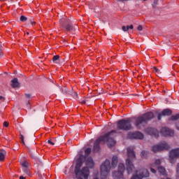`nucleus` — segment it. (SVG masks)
I'll list each match as a JSON object with an SVG mask.
<instances>
[{
	"mask_svg": "<svg viewBox=\"0 0 179 179\" xmlns=\"http://www.w3.org/2000/svg\"><path fill=\"white\" fill-rule=\"evenodd\" d=\"M154 70H155V73H157V76H160V73H161L160 70H159L156 67H154Z\"/></svg>",
	"mask_w": 179,
	"mask_h": 179,
	"instance_id": "nucleus-23",
	"label": "nucleus"
},
{
	"mask_svg": "<svg viewBox=\"0 0 179 179\" xmlns=\"http://www.w3.org/2000/svg\"><path fill=\"white\" fill-rule=\"evenodd\" d=\"M157 1H158V0H154V3H155V5H157Z\"/></svg>",
	"mask_w": 179,
	"mask_h": 179,
	"instance_id": "nucleus-37",
	"label": "nucleus"
},
{
	"mask_svg": "<svg viewBox=\"0 0 179 179\" xmlns=\"http://www.w3.org/2000/svg\"><path fill=\"white\" fill-rule=\"evenodd\" d=\"M177 157H179V148L173 149L171 150L169 154V162L172 164L176 163Z\"/></svg>",
	"mask_w": 179,
	"mask_h": 179,
	"instance_id": "nucleus-9",
	"label": "nucleus"
},
{
	"mask_svg": "<svg viewBox=\"0 0 179 179\" xmlns=\"http://www.w3.org/2000/svg\"><path fill=\"white\" fill-rule=\"evenodd\" d=\"M178 118H179V114L171 117V120H178Z\"/></svg>",
	"mask_w": 179,
	"mask_h": 179,
	"instance_id": "nucleus-25",
	"label": "nucleus"
},
{
	"mask_svg": "<svg viewBox=\"0 0 179 179\" xmlns=\"http://www.w3.org/2000/svg\"><path fill=\"white\" fill-rule=\"evenodd\" d=\"M6 155V151L5 150H0V162H3L5 160V156Z\"/></svg>",
	"mask_w": 179,
	"mask_h": 179,
	"instance_id": "nucleus-17",
	"label": "nucleus"
},
{
	"mask_svg": "<svg viewBox=\"0 0 179 179\" xmlns=\"http://www.w3.org/2000/svg\"><path fill=\"white\" fill-rule=\"evenodd\" d=\"M137 30H138V31H142V30H143L142 25H139L137 28Z\"/></svg>",
	"mask_w": 179,
	"mask_h": 179,
	"instance_id": "nucleus-29",
	"label": "nucleus"
},
{
	"mask_svg": "<svg viewBox=\"0 0 179 179\" xmlns=\"http://www.w3.org/2000/svg\"><path fill=\"white\" fill-rule=\"evenodd\" d=\"M154 117H155V115H153V113L152 112L147 113L145 115L140 116L136 120V127H139L141 124L152 120V118H153Z\"/></svg>",
	"mask_w": 179,
	"mask_h": 179,
	"instance_id": "nucleus-6",
	"label": "nucleus"
},
{
	"mask_svg": "<svg viewBox=\"0 0 179 179\" xmlns=\"http://www.w3.org/2000/svg\"><path fill=\"white\" fill-rule=\"evenodd\" d=\"M23 171L24 173H25V174H29V170L27 169V168H24Z\"/></svg>",
	"mask_w": 179,
	"mask_h": 179,
	"instance_id": "nucleus-31",
	"label": "nucleus"
},
{
	"mask_svg": "<svg viewBox=\"0 0 179 179\" xmlns=\"http://www.w3.org/2000/svg\"><path fill=\"white\" fill-rule=\"evenodd\" d=\"M127 155L129 158L126 160V170L128 174H129L134 169V164L131 162V159H135V153H134V149L132 148L129 147L127 148Z\"/></svg>",
	"mask_w": 179,
	"mask_h": 179,
	"instance_id": "nucleus-4",
	"label": "nucleus"
},
{
	"mask_svg": "<svg viewBox=\"0 0 179 179\" xmlns=\"http://www.w3.org/2000/svg\"><path fill=\"white\" fill-rule=\"evenodd\" d=\"M143 1H148V0H143Z\"/></svg>",
	"mask_w": 179,
	"mask_h": 179,
	"instance_id": "nucleus-46",
	"label": "nucleus"
},
{
	"mask_svg": "<svg viewBox=\"0 0 179 179\" xmlns=\"http://www.w3.org/2000/svg\"><path fill=\"white\" fill-rule=\"evenodd\" d=\"M27 34H29V32H27Z\"/></svg>",
	"mask_w": 179,
	"mask_h": 179,
	"instance_id": "nucleus-44",
	"label": "nucleus"
},
{
	"mask_svg": "<svg viewBox=\"0 0 179 179\" xmlns=\"http://www.w3.org/2000/svg\"><path fill=\"white\" fill-rule=\"evenodd\" d=\"M90 152H92V150L90 148H87L85 150V155H90Z\"/></svg>",
	"mask_w": 179,
	"mask_h": 179,
	"instance_id": "nucleus-27",
	"label": "nucleus"
},
{
	"mask_svg": "<svg viewBox=\"0 0 179 179\" xmlns=\"http://www.w3.org/2000/svg\"><path fill=\"white\" fill-rule=\"evenodd\" d=\"M58 59H59V55H55V56H54L53 58H52V61H53V62H55V64H58V62H57V61H58Z\"/></svg>",
	"mask_w": 179,
	"mask_h": 179,
	"instance_id": "nucleus-21",
	"label": "nucleus"
},
{
	"mask_svg": "<svg viewBox=\"0 0 179 179\" xmlns=\"http://www.w3.org/2000/svg\"><path fill=\"white\" fill-rule=\"evenodd\" d=\"M117 128L119 129H122L123 131H128L132 128L131 125V120L129 119L125 120H122L117 122Z\"/></svg>",
	"mask_w": 179,
	"mask_h": 179,
	"instance_id": "nucleus-7",
	"label": "nucleus"
},
{
	"mask_svg": "<svg viewBox=\"0 0 179 179\" xmlns=\"http://www.w3.org/2000/svg\"><path fill=\"white\" fill-rule=\"evenodd\" d=\"M86 166L90 169H92V167L94 166V162H93V159H92V157H90L87 159Z\"/></svg>",
	"mask_w": 179,
	"mask_h": 179,
	"instance_id": "nucleus-15",
	"label": "nucleus"
},
{
	"mask_svg": "<svg viewBox=\"0 0 179 179\" xmlns=\"http://www.w3.org/2000/svg\"><path fill=\"white\" fill-rule=\"evenodd\" d=\"M117 1H118L119 2H124V1L125 0H117Z\"/></svg>",
	"mask_w": 179,
	"mask_h": 179,
	"instance_id": "nucleus-42",
	"label": "nucleus"
},
{
	"mask_svg": "<svg viewBox=\"0 0 179 179\" xmlns=\"http://www.w3.org/2000/svg\"><path fill=\"white\" fill-rule=\"evenodd\" d=\"M141 157L143 159H146L148 157V152L147 151H143L141 154Z\"/></svg>",
	"mask_w": 179,
	"mask_h": 179,
	"instance_id": "nucleus-22",
	"label": "nucleus"
},
{
	"mask_svg": "<svg viewBox=\"0 0 179 179\" xmlns=\"http://www.w3.org/2000/svg\"><path fill=\"white\" fill-rule=\"evenodd\" d=\"M113 134H115V131H113L110 133L99 137L95 142V145L94 148H96L99 143H107L108 148H113L115 146V140L113 137Z\"/></svg>",
	"mask_w": 179,
	"mask_h": 179,
	"instance_id": "nucleus-3",
	"label": "nucleus"
},
{
	"mask_svg": "<svg viewBox=\"0 0 179 179\" xmlns=\"http://www.w3.org/2000/svg\"><path fill=\"white\" fill-rule=\"evenodd\" d=\"M171 110L170 109H165L161 113L158 114V120H162V116H166V115H171Z\"/></svg>",
	"mask_w": 179,
	"mask_h": 179,
	"instance_id": "nucleus-14",
	"label": "nucleus"
},
{
	"mask_svg": "<svg viewBox=\"0 0 179 179\" xmlns=\"http://www.w3.org/2000/svg\"><path fill=\"white\" fill-rule=\"evenodd\" d=\"M72 29V27H71V25H66V30L67 31H70Z\"/></svg>",
	"mask_w": 179,
	"mask_h": 179,
	"instance_id": "nucleus-26",
	"label": "nucleus"
},
{
	"mask_svg": "<svg viewBox=\"0 0 179 179\" xmlns=\"http://www.w3.org/2000/svg\"><path fill=\"white\" fill-rule=\"evenodd\" d=\"M131 139H143V134L141 132L131 133L129 135Z\"/></svg>",
	"mask_w": 179,
	"mask_h": 179,
	"instance_id": "nucleus-13",
	"label": "nucleus"
},
{
	"mask_svg": "<svg viewBox=\"0 0 179 179\" xmlns=\"http://www.w3.org/2000/svg\"><path fill=\"white\" fill-rule=\"evenodd\" d=\"M19 81L17 80V78H14L11 80V86L12 87H19Z\"/></svg>",
	"mask_w": 179,
	"mask_h": 179,
	"instance_id": "nucleus-16",
	"label": "nucleus"
},
{
	"mask_svg": "<svg viewBox=\"0 0 179 179\" xmlns=\"http://www.w3.org/2000/svg\"><path fill=\"white\" fill-rule=\"evenodd\" d=\"M117 164H118V157L117 156L113 157L111 166L110 160L108 159H106L104 162H103L100 167L101 178H107V176H108L110 170L115 169L117 167Z\"/></svg>",
	"mask_w": 179,
	"mask_h": 179,
	"instance_id": "nucleus-1",
	"label": "nucleus"
},
{
	"mask_svg": "<svg viewBox=\"0 0 179 179\" xmlns=\"http://www.w3.org/2000/svg\"><path fill=\"white\" fill-rule=\"evenodd\" d=\"M122 29L123 31H128L129 29L131 30H132V29H134V25H130V26H127V27L123 26L122 27Z\"/></svg>",
	"mask_w": 179,
	"mask_h": 179,
	"instance_id": "nucleus-19",
	"label": "nucleus"
},
{
	"mask_svg": "<svg viewBox=\"0 0 179 179\" xmlns=\"http://www.w3.org/2000/svg\"><path fill=\"white\" fill-rule=\"evenodd\" d=\"M20 179H26V178L23 177V176H20Z\"/></svg>",
	"mask_w": 179,
	"mask_h": 179,
	"instance_id": "nucleus-39",
	"label": "nucleus"
},
{
	"mask_svg": "<svg viewBox=\"0 0 179 179\" xmlns=\"http://www.w3.org/2000/svg\"><path fill=\"white\" fill-rule=\"evenodd\" d=\"M81 103H83V104H85V103H86V101H85V100H83V101H81Z\"/></svg>",
	"mask_w": 179,
	"mask_h": 179,
	"instance_id": "nucleus-38",
	"label": "nucleus"
},
{
	"mask_svg": "<svg viewBox=\"0 0 179 179\" xmlns=\"http://www.w3.org/2000/svg\"><path fill=\"white\" fill-rule=\"evenodd\" d=\"M150 176L149 171L146 169H140L136 171L131 179H143L146 178Z\"/></svg>",
	"mask_w": 179,
	"mask_h": 179,
	"instance_id": "nucleus-5",
	"label": "nucleus"
},
{
	"mask_svg": "<svg viewBox=\"0 0 179 179\" xmlns=\"http://www.w3.org/2000/svg\"><path fill=\"white\" fill-rule=\"evenodd\" d=\"M82 159L78 158L74 169V173L77 179H88L90 171L88 167L82 168Z\"/></svg>",
	"mask_w": 179,
	"mask_h": 179,
	"instance_id": "nucleus-2",
	"label": "nucleus"
},
{
	"mask_svg": "<svg viewBox=\"0 0 179 179\" xmlns=\"http://www.w3.org/2000/svg\"><path fill=\"white\" fill-rule=\"evenodd\" d=\"M9 126V124L8 123V122H3V127H8Z\"/></svg>",
	"mask_w": 179,
	"mask_h": 179,
	"instance_id": "nucleus-34",
	"label": "nucleus"
},
{
	"mask_svg": "<svg viewBox=\"0 0 179 179\" xmlns=\"http://www.w3.org/2000/svg\"><path fill=\"white\" fill-rule=\"evenodd\" d=\"M20 139L22 142V143L24 145V137L23 136V134H20Z\"/></svg>",
	"mask_w": 179,
	"mask_h": 179,
	"instance_id": "nucleus-28",
	"label": "nucleus"
},
{
	"mask_svg": "<svg viewBox=\"0 0 179 179\" xmlns=\"http://www.w3.org/2000/svg\"><path fill=\"white\" fill-rule=\"evenodd\" d=\"M2 57V49L0 47V58Z\"/></svg>",
	"mask_w": 179,
	"mask_h": 179,
	"instance_id": "nucleus-36",
	"label": "nucleus"
},
{
	"mask_svg": "<svg viewBox=\"0 0 179 179\" xmlns=\"http://www.w3.org/2000/svg\"><path fill=\"white\" fill-rule=\"evenodd\" d=\"M158 171L159 174H162V176H166V169H164L163 166L158 167Z\"/></svg>",
	"mask_w": 179,
	"mask_h": 179,
	"instance_id": "nucleus-18",
	"label": "nucleus"
},
{
	"mask_svg": "<svg viewBox=\"0 0 179 179\" xmlns=\"http://www.w3.org/2000/svg\"><path fill=\"white\" fill-rule=\"evenodd\" d=\"M94 179H98L97 178H94Z\"/></svg>",
	"mask_w": 179,
	"mask_h": 179,
	"instance_id": "nucleus-45",
	"label": "nucleus"
},
{
	"mask_svg": "<svg viewBox=\"0 0 179 179\" xmlns=\"http://www.w3.org/2000/svg\"><path fill=\"white\" fill-rule=\"evenodd\" d=\"M0 100H3V96H0Z\"/></svg>",
	"mask_w": 179,
	"mask_h": 179,
	"instance_id": "nucleus-41",
	"label": "nucleus"
},
{
	"mask_svg": "<svg viewBox=\"0 0 179 179\" xmlns=\"http://www.w3.org/2000/svg\"><path fill=\"white\" fill-rule=\"evenodd\" d=\"M177 129L179 130V124L177 126Z\"/></svg>",
	"mask_w": 179,
	"mask_h": 179,
	"instance_id": "nucleus-43",
	"label": "nucleus"
},
{
	"mask_svg": "<svg viewBox=\"0 0 179 179\" xmlns=\"http://www.w3.org/2000/svg\"><path fill=\"white\" fill-rule=\"evenodd\" d=\"M21 165L22 166V167H24V169H27V167H29V162H23L21 163Z\"/></svg>",
	"mask_w": 179,
	"mask_h": 179,
	"instance_id": "nucleus-20",
	"label": "nucleus"
},
{
	"mask_svg": "<svg viewBox=\"0 0 179 179\" xmlns=\"http://www.w3.org/2000/svg\"><path fill=\"white\" fill-rule=\"evenodd\" d=\"M164 149H169V145H167L166 143L154 145L152 147V152H160V150H164Z\"/></svg>",
	"mask_w": 179,
	"mask_h": 179,
	"instance_id": "nucleus-11",
	"label": "nucleus"
},
{
	"mask_svg": "<svg viewBox=\"0 0 179 179\" xmlns=\"http://www.w3.org/2000/svg\"><path fill=\"white\" fill-rule=\"evenodd\" d=\"M48 143H49L50 145H55V143L52 141H51V140H48Z\"/></svg>",
	"mask_w": 179,
	"mask_h": 179,
	"instance_id": "nucleus-32",
	"label": "nucleus"
},
{
	"mask_svg": "<svg viewBox=\"0 0 179 179\" xmlns=\"http://www.w3.org/2000/svg\"><path fill=\"white\" fill-rule=\"evenodd\" d=\"M31 24H32V25L36 24V22H31Z\"/></svg>",
	"mask_w": 179,
	"mask_h": 179,
	"instance_id": "nucleus-40",
	"label": "nucleus"
},
{
	"mask_svg": "<svg viewBox=\"0 0 179 179\" xmlns=\"http://www.w3.org/2000/svg\"><path fill=\"white\" fill-rule=\"evenodd\" d=\"M25 96L27 97V99H30V97H31V95H30V94H25Z\"/></svg>",
	"mask_w": 179,
	"mask_h": 179,
	"instance_id": "nucleus-35",
	"label": "nucleus"
},
{
	"mask_svg": "<svg viewBox=\"0 0 179 179\" xmlns=\"http://www.w3.org/2000/svg\"><path fill=\"white\" fill-rule=\"evenodd\" d=\"M20 20L21 22H26L27 20V17H26L24 15H22L20 18Z\"/></svg>",
	"mask_w": 179,
	"mask_h": 179,
	"instance_id": "nucleus-24",
	"label": "nucleus"
},
{
	"mask_svg": "<svg viewBox=\"0 0 179 179\" xmlns=\"http://www.w3.org/2000/svg\"><path fill=\"white\" fill-rule=\"evenodd\" d=\"M161 133L164 136H173L174 135V131L167 128V127H164L161 129Z\"/></svg>",
	"mask_w": 179,
	"mask_h": 179,
	"instance_id": "nucleus-12",
	"label": "nucleus"
},
{
	"mask_svg": "<svg viewBox=\"0 0 179 179\" xmlns=\"http://www.w3.org/2000/svg\"><path fill=\"white\" fill-rule=\"evenodd\" d=\"M71 94H72V96H73V97L78 96V94L76 92H72Z\"/></svg>",
	"mask_w": 179,
	"mask_h": 179,
	"instance_id": "nucleus-33",
	"label": "nucleus"
},
{
	"mask_svg": "<svg viewBox=\"0 0 179 179\" xmlns=\"http://www.w3.org/2000/svg\"><path fill=\"white\" fill-rule=\"evenodd\" d=\"M160 164H162V160L160 159H155V162L152 164H150L148 167L151 171V173H152V174H156L157 171L155 169H157V167H159V166H160Z\"/></svg>",
	"mask_w": 179,
	"mask_h": 179,
	"instance_id": "nucleus-10",
	"label": "nucleus"
},
{
	"mask_svg": "<svg viewBox=\"0 0 179 179\" xmlns=\"http://www.w3.org/2000/svg\"><path fill=\"white\" fill-rule=\"evenodd\" d=\"M124 171H125V166H124V164L120 163L118 165L117 172L113 173V177L117 178L119 179H124V178L122 177Z\"/></svg>",
	"mask_w": 179,
	"mask_h": 179,
	"instance_id": "nucleus-8",
	"label": "nucleus"
},
{
	"mask_svg": "<svg viewBox=\"0 0 179 179\" xmlns=\"http://www.w3.org/2000/svg\"><path fill=\"white\" fill-rule=\"evenodd\" d=\"M176 174L177 176H179V163L178 164V166L176 168Z\"/></svg>",
	"mask_w": 179,
	"mask_h": 179,
	"instance_id": "nucleus-30",
	"label": "nucleus"
}]
</instances>
